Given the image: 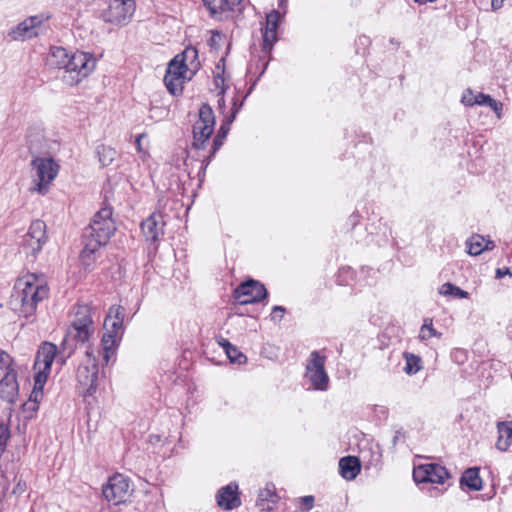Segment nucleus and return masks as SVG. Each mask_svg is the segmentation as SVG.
<instances>
[{
  "instance_id": "nucleus-7",
  "label": "nucleus",
  "mask_w": 512,
  "mask_h": 512,
  "mask_svg": "<svg viewBox=\"0 0 512 512\" xmlns=\"http://www.w3.org/2000/svg\"><path fill=\"white\" fill-rule=\"evenodd\" d=\"M115 231L112 208L103 207L93 216L89 226L84 229L83 235L106 245Z\"/></svg>"
},
{
  "instance_id": "nucleus-50",
  "label": "nucleus",
  "mask_w": 512,
  "mask_h": 512,
  "mask_svg": "<svg viewBox=\"0 0 512 512\" xmlns=\"http://www.w3.org/2000/svg\"><path fill=\"white\" fill-rule=\"evenodd\" d=\"M477 100H474V103L479 106H486L488 101H491V96L484 93L476 94Z\"/></svg>"
},
{
  "instance_id": "nucleus-39",
  "label": "nucleus",
  "mask_w": 512,
  "mask_h": 512,
  "mask_svg": "<svg viewBox=\"0 0 512 512\" xmlns=\"http://www.w3.org/2000/svg\"><path fill=\"white\" fill-rule=\"evenodd\" d=\"M432 337H441V333H439L437 330L433 328V322L432 319H425L424 324L422 325L419 333V338L421 340H428Z\"/></svg>"
},
{
  "instance_id": "nucleus-4",
  "label": "nucleus",
  "mask_w": 512,
  "mask_h": 512,
  "mask_svg": "<svg viewBox=\"0 0 512 512\" xmlns=\"http://www.w3.org/2000/svg\"><path fill=\"white\" fill-rule=\"evenodd\" d=\"M94 332L91 308L88 305H78L74 308V316L64 337V344L74 341L84 344Z\"/></svg>"
},
{
  "instance_id": "nucleus-56",
  "label": "nucleus",
  "mask_w": 512,
  "mask_h": 512,
  "mask_svg": "<svg viewBox=\"0 0 512 512\" xmlns=\"http://www.w3.org/2000/svg\"><path fill=\"white\" fill-rule=\"evenodd\" d=\"M246 97H247V95H246V96H244V97L242 98V100H240V101H239L237 98H234V99H233L231 113L233 112V109H234L235 107H239V105H240V103H241V102H242V104L244 103V100L246 99Z\"/></svg>"
},
{
  "instance_id": "nucleus-25",
  "label": "nucleus",
  "mask_w": 512,
  "mask_h": 512,
  "mask_svg": "<svg viewBox=\"0 0 512 512\" xmlns=\"http://www.w3.org/2000/svg\"><path fill=\"white\" fill-rule=\"evenodd\" d=\"M361 464L357 457L346 456L339 461L340 475L346 480H353L360 473Z\"/></svg>"
},
{
  "instance_id": "nucleus-63",
  "label": "nucleus",
  "mask_w": 512,
  "mask_h": 512,
  "mask_svg": "<svg viewBox=\"0 0 512 512\" xmlns=\"http://www.w3.org/2000/svg\"><path fill=\"white\" fill-rule=\"evenodd\" d=\"M433 491H435L437 494H443V490H440V489H437V488H434Z\"/></svg>"
},
{
  "instance_id": "nucleus-51",
  "label": "nucleus",
  "mask_w": 512,
  "mask_h": 512,
  "mask_svg": "<svg viewBox=\"0 0 512 512\" xmlns=\"http://www.w3.org/2000/svg\"><path fill=\"white\" fill-rule=\"evenodd\" d=\"M23 409L25 412H31V413H34L36 412L38 409H39V405L33 403V402H29V400L27 402H25L23 404Z\"/></svg>"
},
{
  "instance_id": "nucleus-3",
  "label": "nucleus",
  "mask_w": 512,
  "mask_h": 512,
  "mask_svg": "<svg viewBox=\"0 0 512 512\" xmlns=\"http://www.w3.org/2000/svg\"><path fill=\"white\" fill-rule=\"evenodd\" d=\"M31 167L34 171V186L30 191L40 195L47 194L51 183L59 173L60 165L52 156H38L32 159Z\"/></svg>"
},
{
  "instance_id": "nucleus-14",
  "label": "nucleus",
  "mask_w": 512,
  "mask_h": 512,
  "mask_svg": "<svg viewBox=\"0 0 512 512\" xmlns=\"http://www.w3.org/2000/svg\"><path fill=\"white\" fill-rule=\"evenodd\" d=\"M50 19L49 15L40 14L28 17L16 27H14L9 35L13 40L31 39L41 34L44 30V23Z\"/></svg>"
},
{
  "instance_id": "nucleus-49",
  "label": "nucleus",
  "mask_w": 512,
  "mask_h": 512,
  "mask_svg": "<svg viewBox=\"0 0 512 512\" xmlns=\"http://www.w3.org/2000/svg\"><path fill=\"white\" fill-rule=\"evenodd\" d=\"M486 106L490 107L497 115L498 118L501 117V111H502V103L499 101H496L491 97V101H488Z\"/></svg>"
},
{
  "instance_id": "nucleus-42",
  "label": "nucleus",
  "mask_w": 512,
  "mask_h": 512,
  "mask_svg": "<svg viewBox=\"0 0 512 512\" xmlns=\"http://www.w3.org/2000/svg\"><path fill=\"white\" fill-rule=\"evenodd\" d=\"M9 437L10 433L7 425L0 423V453L5 450Z\"/></svg>"
},
{
  "instance_id": "nucleus-44",
  "label": "nucleus",
  "mask_w": 512,
  "mask_h": 512,
  "mask_svg": "<svg viewBox=\"0 0 512 512\" xmlns=\"http://www.w3.org/2000/svg\"><path fill=\"white\" fill-rule=\"evenodd\" d=\"M476 94L477 93H474V91L471 90V89L465 90L463 95H462V97H461V102L465 106H474V105H476V103H474V100H477Z\"/></svg>"
},
{
  "instance_id": "nucleus-19",
  "label": "nucleus",
  "mask_w": 512,
  "mask_h": 512,
  "mask_svg": "<svg viewBox=\"0 0 512 512\" xmlns=\"http://www.w3.org/2000/svg\"><path fill=\"white\" fill-rule=\"evenodd\" d=\"M241 108H242V102L240 103L239 107H235L233 109V112L230 115L225 116L224 120L222 121V123L220 125V128H219L216 136L213 139L210 155L206 159L203 160L202 167L204 169L208 166V164L211 161V159L214 157L216 152L223 145L224 140H225V138L227 137V135H228V133L230 131L231 125H232L233 121L235 120L236 115L241 110Z\"/></svg>"
},
{
  "instance_id": "nucleus-43",
  "label": "nucleus",
  "mask_w": 512,
  "mask_h": 512,
  "mask_svg": "<svg viewBox=\"0 0 512 512\" xmlns=\"http://www.w3.org/2000/svg\"><path fill=\"white\" fill-rule=\"evenodd\" d=\"M124 308L122 306H112L106 317H112L115 320H120L121 323L124 321Z\"/></svg>"
},
{
  "instance_id": "nucleus-34",
  "label": "nucleus",
  "mask_w": 512,
  "mask_h": 512,
  "mask_svg": "<svg viewBox=\"0 0 512 512\" xmlns=\"http://www.w3.org/2000/svg\"><path fill=\"white\" fill-rule=\"evenodd\" d=\"M202 2L213 17L220 16L222 12L231 7L228 0H202Z\"/></svg>"
},
{
  "instance_id": "nucleus-32",
  "label": "nucleus",
  "mask_w": 512,
  "mask_h": 512,
  "mask_svg": "<svg viewBox=\"0 0 512 512\" xmlns=\"http://www.w3.org/2000/svg\"><path fill=\"white\" fill-rule=\"evenodd\" d=\"M47 379H45L44 373H36L34 376V387L29 397V402H33L37 405L43 398V388Z\"/></svg>"
},
{
  "instance_id": "nucleus-36",
  "label": "nucleus",
  "mask_w": 512,
  "mask_h": 512,
  "mask_svg": "<svg viewBox=\"0 0 512 512\" xmlns=\"http://www.w3.org/2000/svg\"><path fill=\"white\" fill-rule=\"evenodd\" d=\"M96 153L98 155L99 162L102 166L110 165L117 155L115 149L105 145L98 146L96 149Z\"/></svg>"
},
{
  "instance_id": "nucleus-8",
  "label": "nucleus",
  "mask_w": 512,
  "mask_h": 512,
  "mask_svg": "<svg viewBox=\"0 0 512 512\" xmlns=\"http://www.w3.org/2000/svg\"><path fill=\"white\" fill-rule=\"evenodd\" d=\"M326 356L319 351H312L306 364L305 377L312 388L317 391H327L329 388V376L325 370Z\"/></svg>"
},
{
  "instance_id": "nucleus-40",
  "label": "nucleus",
  "mask_w": 512,
  "mask_h": 512,
  "mask_svg": "<svg viewBox=\"0 0 512 512\" xmlns=\"http://www.w3.org/2000/svg\"><path fill=\"white\" fill-rule=\"evenodd\" d=\"M226 355L232 363L243 364L246 362L247 357L231 343L226 344Z\"/></svg>"
},
{
  "instance_id": "nucleus-6",
  "label": "nucleus",
  "mask_w": 512,
  "mask_h": 512,
  "mask_svg": "<svg viewBox=\"0 0 512 512\" xmlns=\"http://www.w3.org/2000/svg\"><path fill=\"white\" fill-rule=\"evenodd\" d=\"M99 368L93 350L88 347L85 358L80 363L76 373L79 394L87 397L93 395L97 389Z\"/></svg>"
},
{
  "instance_id": "nucleus-22",
  "label": "nucleus",
  "mask_w": 512,
  "mask_h": 512,
  "mask_svg": "<svg viewBox=\"0 0 512 512\" xmlns=\"http://www.w3.org/2000/svg\"><path fill=\"white\" fill-rule=\"evenodd\" d=\"M82 244L83 249L80 252L79 259L84 269L90 271L93 269L99 249L105 244L94 238L85 237V235H82Z\"/></svg>"
},
{
  "instance_id": "nucleus-20",
  "label": "nucleus",
  "mask_w": 512,
  "mask_h": 512,
  "mask_svg": "<svg viewBox=\"0 0 512 512\" xmlns=\"http://www.w3.org/2000/svg\"><path fill=\"white\" fill-rule=\"evenodd\" d=\"M56 356L57 346L51 342H44L36 355L34 363V368L37 370L36 373H44L45 379H47Z\"/></svg>"
},
{
  "instance_id": "nucleus-17",
  "label": "nucleus",
  "mask_w": 512,
  "mask_h": 512,
  "mask_svg": "<svg viewBox=\"0 0 512 512\" xmlns=\"http://www.w3.org/2000/svg\"><path fill=\"white\" fill-rule=\"evenodd\" d=\"M165 220L161 213H152L141 223V230L147 242L157 249L158 242L164 235Z\"/></svg>"
},
{
  "instance_id": "nucleus-11",
  "label": "nucleus",
  "mask_w": 512,
  "mask_h": 512,
  "mask_svg": "<svg viewBox=\"0 0 512 512\" xmlns=\"http://www.w3.org/2000/svg\"><path fill=\"white\" fill-rule=\"evenodd\" d=\"M135 8L134 0H109L103 19L115 25H125L131 20Z\"/></svg>"
},
{
  "instance_id": "nucleus-61",
  "label": "nucleus",
  "mask_w": 512,
  "mask_h": 512,
  "mask_svg": "<svg viewBox=\"0 0 512 512\" xmlns=\"http://www.w3.org/2000/svg\"><path fill=\"white\" fill-rule=\"evenodd\" d=\"M357 218H358V215H355V214L351 215L350 220H351L353 226L356 224Z\"/></svg>"
},
{
  "instance_id": "nucleus-59",
  "label": "nucleus",
  "mask_w": 512,
  "mask_h": 512,
  "mask_svg": "<svg viewBox=\"0 0 512 512\" xmlns=\"http://www.w3.org/2000/svg\"><path fill=\"white\" fill-rule=\"evenodd\" d=\"M416 3H418L419 5H424V4H427V3H432V2H435L436 0H414Z\"/></svg>"
},
{
  "instance_id": "nucleus-24",
  "label": "nucleus",
  "mask_w": 512,
  "mask_h": 512,
  "mask_svg": "<svg viewBox=\"0 0 512 512\" xmlns=\"http://www.w3.org/2000/svg\"><path fill=\"white\" fill-rule=\"evenodd\" d=\"M279 500V496L276 493L275 485L267 483L263 489H260L256 506L261 511H272Z\"/></svg>"
},
{
  "instance_id": "nucleus-41",
  "label": "nucleus",
  "mask_w": 512,
  "mask_h": 512,
  "mask_svg": "<svg viewBox=\"0 0 512 512\" xmlns=\"http://www.w3.org/2000/svg\"><path fill=\"white\" fill-rule=\"evenodd\" d=\"M353 278V270L350 267H343L339 270L336 281L339 285H349L350 280H353Z\"/></svg>"
},
{
  "instance_id": "nucleus-60",
  "label": "nucleus",
  "mask_w": 512,
  "mask_h": 512,
  "mask_svg": "<svg viewBox=\"0 0 512 512\" xmlns=\"http://www.w3.org/2000/svg\"><path fill=\"white\" fill-rule=\"evenodd\" d=\"M141 138H142V135H139L136 138V145H137V148H138L139 151L141 150Z\"/></svg>"
},
{
  "instance_id": "nucleus-9",
  "label": "nucleus",
  "mask_w": 512,
  "mask_h": 512,
  "mask_svg": "<svg viewBox=\"0 0 512 512\" xmlns=\"http://www.w3.org/2000/svg\"><path fill=\"white\" fill-rule=\"evenodd\" d=\"M214 126V112L209 104L204 103L199 109V118L193 125V148L203 149L205 147V142L211 137Z\"/></svg>"
},
{
  "instance_id": "nucleus-16",
  "label": "nucleus",
  "mask_w": 512,
  "mask_h": 512,
  "mask_svg": "<svg viewBox=\"0 0 512 512\" xmlns=\"http://www.w3.org/2000/svg\"><path fill=\"white\" fill-rule=\"evenodd\" d=\"M104 328L106 332L103 334L101 342L103 346V359L108 363L110 356L114 353V349L117 346L118 339L123 334V323L112 317H106Z\"/></svg>"
},
{
  "instance_id": "nucleus-10",
  "label": "nucleus",
  "mask_w": 512,
  "mask_h": 512,
  "mask_svg": "<svg viewBox=\"0 0 512 512\" xmlns=\"http://www.w3.org/2000/svg\"><path fill=\"white\" fill-rule=\"evenodd\" d=\"M46 240V224L42 220H34L27 233L23 236L21 250L27 257H31V261H34Z\"/></svg>"
},
{
  "instance_id": "nucleus-23",
  "label": "nucleus",
  "mask_w": 512,
  "mask_h": 512,
  "mask_svg": "<svg viewBox=\"0 0 512 512\" xmlns=\"http://www.w3.org/2000/svg\"><path fill=\"white\" fill-rule=\"evenodd\" d=\"M216 501L220 508L227 511L239 507L241 500L238 495V485L231 482L222 487L216 494Z\"/></svg>"
},
{
  "instance_id": "nucleus-5",
  "label": "nucleus",
  "mask_w": 512,
  "mask_h": 512,
  "mask_svg": "<svg viewBox=\"0 0 512 512\" xmlns=\"http://www.w3.org/2000/svg\"><path fill=\"white\" fill-rule=\"evenodd\" d=\"M19 395L17 371L12 357L0 349V398L13 404Z\"/></svg>"
},
{
  "instance_id": "nucleus-28",
  "label": "nucleus",
  "mask_w": 512,
  "mask_h": 512,
  "mask_svg": "<svg viewBox=\"0 0 512 512\" xmlns=\"http://www.w3.org/2000/svg\"><path fill=\"white\" fill-rule=\"evenodd\" d=\"M460 484L465 485L470 490L479 491L482 489V479L479 476L478 468H468L460 479Z\"/></svg>"
},
{
  "instance_id": "nucleus-31",
  "label": "nucleus",
  "mask_w": 512,
  "mask_h": 512,
  "mask_svg": "<svg viewBox=\"0 0 512 512\" xmlns=\"http://www.w3.org/2000/svg\"><path fill=\"white\" fill-rule=\"evenodd\" d=\"M403 358L405 360V366L403 370L407 375H415L422 369V359L420 356L413 353L404 352Z\"/></svg>"
},
{
  "instance_id": "nucleus-26",
  "label": "nucleus",
  "mask_w": 512,
  "mask_h": 512,
  "mask_svg": "<svg viewBox=\"0 0 512 512\" xmlns=\"http://www.w3.org/2000/svg\"><path fill=\"white\" fill-rule=\"evenodd\" d=\"M496 448L502 452L508 451L512 444V421H501L497 423Z\"/></svg>"
},
{
  "instance_id": "nucleus-1",
  "label": "nucleus",
  "mask_w": 512,
  "mask_h": 512,
  "mask_svg": "<svg viewBox=\"0 0 512 512\" xmlns=\"http://www.w3.org/2000/svg\"><path fill=\"white\" fill-rule=\"evenodd\" d=\"M50 66L62 70L61 79L68 86H75L96 67L95 57L87 52L69 54L63 47H52L48 57Z\"/></svg>"
},
{
  "instance_id": "nucleus-27",
  "label": "nucleus",
  "mask_w": 512,
  "mask_h": 512,
  "mask_svg": "<svg viewBox=\"0 0 512 512\" xmlns=\"http://www.w3.org/2000/svg\"><path fill=\"white\" fill-rule=\"evenodd\" d=\"M367 231L371 235L380 237V241L388 242L389 238L392 237V230L389 226L388 220L380 217L377 222H371L367 226Z\"/></svg>"
},
{
  "instance_id": "nucleus-30",
  "label": "nucleus",
  "mask_w": 512,
  "mask_h": 512,
  "mask_svg": "<svg viewBox=\"0 0 512 512\" xmlns=\"http://www.w3.org/2000/svg\"><path fill=\"white\" fill-rule=\"evenodd\" d=\"M192 76H180L166 73L164 76V83L167 90L173 95H179L182 93L183 84L186 79H190Z\"/></svg>"
},
{
  "instance_id": "nucleus-37",
  "label": "nucleus",
  "mask_w": 512,
  "mask_h": 512,
  "mask_svg": "<svg viewBox=\"0 0 512 512\" xmlns=\"http://www.w3.org/2000/svg\"><path fill=\"white\" fill-rule=\"evenodd\" d=\"M189 70L186 68V63L180 59V56L176 55L168 64L166 73L172 75L187 76Z\"/></svg>"
},
{
  "instance_id": "nucleus-35",
  "label": "nucleus",
  "mask_w": 512,
  "mask_h": 512,
  "mask_svg": "<svg viewBox=\"0 0 512 512\" xmlns=\"http://www.w3.org/2000/svg\"><path fill=\"white\" fill-rule=\"evenodd\" d=\"M485 238L479 234L472 235L466 241L468 254L472 256L480 255L484 251Z\"/></svg>"
},
{
  "instance_id": "nucleus-54",
  "label": "nucleus",
  "mask_w": 512,
  "mask_h": 512,
  "mask_svg": "<svg viewBox=\"0 0 512 512\" xmlns=\"http://www.w3.org/2000/svg\"><path fill=\"white\" fill-rule=\"evenodd\" d=\"M224 92H225L224 88H221V91L219 93V94H221V97L218 100L219 109L222 110V111L225 109V99H224V96H223Z\"/></svg>"
},
{
  "instance_id": "nucleus-38",
  "label": "nucleus",
  "mask_w": 512,
  "mask_h": 512,
  "mask_svg": "<svg viewBox=\"0 0 512 512\" xmlns=\"http://www.w3.org/2000/svg\"><path fill=\"white\" fill-rule=\"evenodd\" d=\"M76 344L74 341H70L69 344H64V340L61 343L60 350L57 349L56 361L60 365H64L66 360L71 357L75 350Z\"/></svg>"
},
{
  "instance_id": "nucleus-55",
  "label": "nucleus",
  "mask_w": 512,
  "mask_h": 512,
  "mask_svg": "<svg viewBox=\"0 0 512 512\" xmlns=\"http://www.w3.org/2000/svg\"><path fill=\"white\" fill-rule=\"evenodd\" d=\"M495 247V243L491 240H486L485 239V242H484V251H489V250H492L494 249Z\"/></svg>"
},
{
  "instance_id": "nucleus-29",
  "label": "nucleus",
  "mask_w": 512,
  "mask_h": 512,
  "mask_svg": "<svg viewBox=\"0 0 512 512\" xmlns=\"http://www.w3.org/2000/svg\"><path fill=\"white\" fill-rule=\"evenodd\" d=\"M180 59L186 63V68L189 70L191 76H193L200 67L198 60V51L195 47H187L182 53L178 54Z\"/></svg>"
},
{
  "instance_id": "nucleus-52",
  "label": "nucleus",
  "mask_w": 512,
  "mask_h": 512,
  "mask_svg": "<svg viewBox=\"0 0 512 512\" xmlns=\"http://www.w3.org/2000/svg\"><path fill=\"white\" fill-rule=\"evenodd\" d=\"M506 275H512L511 271L509 268H498L496 269V272H495V278L496 279H501L503 278L504 276Z\"/></svg>"
},
{
  "instance_id": "nucleus-46",
  "label": "nucleus",
  "mask_w": 512,
  "mask_h": 512,
  "mask_svg": "<svg viewBox=\"0 0 512 512\" xmlns=\"http://www.w3.org/2000/svg\"><path fill=\"white\" fill-rule=\"evenodd\" d=\"M285 311L286 310L283 306H279V305L274 306L272 308L271 320L275 321V322H279L283 318Z\"/></svg>"
},
{
  "instance_id": "nucleus-33",
  "label": "nucleus",
  "mask_w": 512,
  "mask_h": 512,
  "mask_svg": "<svg viewBox=\"0 0 512 512\" xmlns=\"http://www.w3.org/2000/svg\"><path fill=\"white\" fill-rule=\"evenodd\" d=\"M439 294L455 298V299H467L469 298V293L465 290H462L460 287L456 286L455 284H452L450 282H446L442 284L439 288Z\"/></svg>"
},
{
  "instance_id": "nucleus-57",
  "label": "nucleus",
  "mask_w": 512,
  "mask_h": 512,
  "mask_svg": "<svg viewBox=\"0 0 512 512\" xmlns=\"http://www.w3.org/2000/svg\"><path fill=\"white\" fill-rule=\"evenodd\" d=\"M230 8H227V11L234 10V8L241 3L242 0H228Z\"/></svg>"
},
{
  "instance_id": "nucleus-21",
  "label": "nucleus",
  "mask_w": 512,
  "mask_h": 512,
  "mask_svg": "<svg viewBox=\"0 0 512 512\" xmlns=\"http://www.w3.org/2000/svg\"><path fill=\"white\" fill-rule=\"evenodd\" d=\"M281 19V14L277 10H272L266 16L265 27L262 28L263 46L265 53H270L274 44L277 42V29Z\"/></svg>"
},
{
  "instance_id": "nucleus-13",
  "label": "nucleus",
  "mask_w": 512,
  "mask_h": 512,
  "mask_svg": "<svg viewBox=\"0 0 512 512\" xmlns=\"http://www.w3.org/2000/svg\"><path fill=\"white\" fill-rule=\"evenodd\" d=\"M129 487L127 477L122 474H114L109 477L107 483L103 485L102 494L108 502L119 505L125 502L129 496Z\"/></svg>"
},
{
  "instance_id": "nucleus-58",
  "label": "nucleus",
  "mask_w": 512,
  "mask_h": 512,
  "mask_svg": "<svg viewBox=\"0 0 512 512\" xmlns=\"http://www.w3.org/2000/svg\"><path fill=\"white\" fill-rule=\"evenodd\" d=\"M227 343H230V342L223 337L218 339V344L224 349L225 352H226V344Z\"/></svg>"
},
{
  "instance_id": "nucleus-48",
  "label": "nucleus",
  "mask_w": 512,
  "mask_h": 512,
  "mask_svg": "<svg viewBox=\"0 0 512 512\" xmlns=\"http://www.w3.org/2000/svg\"><path fill=\"white\" fill-rule=\"evenodd\" d=\"M453 360L458 364H462L467 359V353L463 349H455L451 354Z\"/></svg>"
},
{
  "instance_id": "nucleus-12",
  "label": "nucleus",
  "mask_w": 512,
  "mask_h": 512,
  "mask_svg": "<svg viewBox=\"0 0 512 512\" xmlns=\"http://www.w3.org/2000/svg\"><path fill=\"white\" fill-rule=\"evenodd\" d=\"M450 478V472L438 463L420 464L413 470V479L416 483L444 484Z\"/></svg>"
},
{
  "instance_id": "nucleus-15",
  "label": "nucleus",
  "mask_w": 512,
  "mask_h": 512,
  "mask_svg": "<svg viewBox=\"0 0 512 512\" xmlns=\"http://www.w3.org/2000/svg\"><path fill=\"white\" fill-rule=\"evenodd\" d=\"M268 293L263 284L254 279H249L241 283L234 290V298L240 304H250L262 301Z\"/></svg>"
},
{
  "instance_id": "nucleus-53",
  "label": "nucleus",
  "mask_w": 512,
  "mask_h": 512,
  "mask_svg": "<svg viewBox=\"0 0 512 512\" xmlns=\"http://www.w3.org/2000/svg\"><path fill=\"white\" fill-rule=\"evenodd\" d=\"M505 0H491L492 10L496 11L503 7Z\"/></svg>"
},
{
  "instance_id": "nucleus-2",
  "label": "nucleus",
  "mask_w": 512,
  "mask_h": 512,
  "mask_svg": "<svg viewBox=\"0 0 512 512\" xmlns=\"http://www.w3.org/2000/svg\"><path fill=\"white\" fill-rule=\"evenodd\" d=\"M49 296V288L42 275L27 274L17 280L12 294L13 309L25 318L32 317L40 302Z\"/></svg>"
},
{
  "instance_id": "nucleus-47",
  "label": "nucleus",
  "mask_w": 512,
  "mask_h": 512,
  "mask_svg": "<svg viewBox=\"0 0 512 512\" xmlns=\"http://www.w3.org/2000/svg\"><path fill=\"white\" fill-rule=\"evenodd\" d=\"M406 438L405 431L402 428L396 429L394 432V436L392 439V447L393 449L396 448L398 443L404 442Z\"/></svg>"
},
{
  "instance_id": "nucleus-62",
  "label": "nucleus",
  "mask_w": 512,
  "mask_h": 512,
  "mask_svg": "<svg viewBox=\"0 0 512 512\" xmlns=\"http://www.w3.org/2000/svg\"><path fill=\"white\" fill-rule=\"evenodd\" d=\"M359 40H360V42H361L362 44H365V43L369 42V39H368L366 36H362V37H360V38H359Z\"/></svg>"
},
{
  "instance_id": "nucleus-18",
  "label": "nucleus",
  "mask_w": 512,
  "mask_h": 512,
  "mask_svg": "<svg viewBox=\"0 0 512 512\" xmlns=\"http://www.w3.org/2000/svg\"><path fill=\"white\" fill-rule=\"evenodd\" d=\"M29 152L34 157L51 156L52 143L46 139L43 130L39 127H32L26 136Z\"/></svg>"
},
{
  "instance_id": "nucleus-45",
  "label": "nucleus",
  "mask_w": 512,
  "mask_h": 512,
  "mask_svg": "<svg viewBox=\"0 0 512 512\" xmlns=\"http://www.w3.org/2000/svg\"><path fill=\"white\" fill-rule=\"evenodd\" d=\"M314 501L315 500H314V497L312 495L300 497L299 498V502H300L299 508L302 511H309V510H311L313 508Z\"/></svg>"
}]
</instances>
